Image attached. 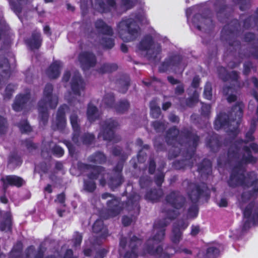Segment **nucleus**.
Segmentation results:
<instances>
[{
	"mask_svg": "<svg viewBox=\"0 0 258 258\" xmlns=\"http://www.w3.org/2000/svg\"><path fill=\"white\" fill-rule=\"evenodd\" d=\"M257 151L258 146L256 144H248L242 141H236L228 151V158L236 163L228 183L232 187L237 185L243 187L244 191L238 198L241 208L250 197L256 195L258 192V178L256 174L251 172L246 177L244 169V164L255 162V158L251 155V153H256Z\"/></svg>",
	"mask_w": 258,
	"mask_h": 258,
	"instance_id": "f257e3e1",
	"label": "nucleus"
},
{
	"mask_svg": "<svg viewBox=\"0 0 258 258\" xmlns=\"http://www.w3.org/2000/svg\"><path fill=\"white\" fill-rule=\"evenodd\" d=\"M168 223L169 222L167 221L164 222H157L155 223L153 229L154 236L148 240L143 251L139 253L137 246L140 244L141 241L136 237H133L129 245L131 248V251L127 252L123 258H141L147 254L156 255L158 258H169L168 249H167L165 252H163L162 248L158 245L164 239V228Z\"/></svg>",
	"mask_w": 258,
	"mask_h": 258,
	"instance_id": "f03ea898",
	"label": "nucleus"
},
{
	"mask_svg": "<svg viewBox=\"0 0 258 258\" xmlns=\"http://www.w3.org/2000/svg\"><path fill=\"white\" fill-rule=\"evenodd\" d=\"M139 23H148L143 11L123 18L117 25L116 31L120 39L125 42H132L137 39L141 35Z\"/></svg>",
	"mask_w": 258,
	"mask_h": 258,
	"instance_id": "7ed1b4c3",
	"label": "nucleus"
},
{
	"mask_svg": "<svg viewBox=\"0 0 258 258\" xmlns=\"http://www.w3.org/2000/svg\"><path fill=\"white\" fill-rule=\"evenodd\" d=\"M63 81L68 82L70 80L72 93H70L66 96V99L71 105H76L77 102L81 101V97L84 96L85 84L81 79L79 73L76 71L65 72Z\"/></svg>",
	"mask_w": 258,
	"mask_h": 258,
	"instance_id": "20e7f679",
	"label": "nucleus"
},
{
	"mask_svg": "<svg viewBox=\"0 0 258 258\" xmlns=\"http://www.w3.org/2000/svg\"><path fill=\"white\" fill-rule=\"evenodd\" d=\"M243 105L239 103L235 105L232 109L230 116H228L225 113L219 114L215 121V128L219 130L222 128L229 127L230 131L233 134L237 133V128L234 125L239 123L242 116V108Z\"/></svg>",
	"mask_w": 258,
	"mask_h": 258,
	"instance_id": "39448f33",
	"label": "nucleus"
},
{
	"mask_svg": "<svg viewBox=\"0 0 258 258\" xmlns=\"http://www.w3.org/2000/svg\"><path fill=\"white\" fill-rule=\"evenodd\" d=\"M52 86L47 84L44 88L43 97L38 103V109L40 124L45 125L47 121L48 110L56 107L58 103V97L52 93Z\"/></svg>",
	"mask_w": 258,
	"mask_h": 258,
	"instance_id": "423d86ee",
	"label": "nucleus"
},
{
	"mask_svg": "<svg viewBox=\"0 0 258 258\" xmlns=\"http://www.w3.org/2000/svg\"><path fill=\"white\" fill-rule=\"evenodd\" d=\"M82 166L84 171L87 173L88 178L90 180L89 181H85L84 188L85 190L92 192L95 189V183L93 181L95 179H98L100 184L103 186L106 184L105 179L108 178V174L105 172L103 168L99 166L85 164H83Z\"/></svg>",
	"mask_w": 258,
	"mask_h": 258,
	"instance_id": "0eeeda50",
	"label": "nucleus"
},
{
	"mask_svg": "<svg viewBox=\"0 0 258 258\" xmlns=\"http://www.w3.org/2000/svg\"><path fill=\"white\" fill-rule=\"evenodd\" d=\"M166 201V207L168 209L164 212L168 219L174 218L179 213L178 210L182 208L184 199L178 192H172L167 197Z\"/></svg>",
	"mask_w": 258,
	"mask_h": 258,
	"instance_id": "6e6552de",
	"label": "nucleus"
},
{
	"mask_svg": "<svg viewBox=\"0 0 258 258\" xmlns=\"http://www.w3.org/2000/svg\"><path fill=\"white\" fill-rule=\"evenodd\" d=\"M95 27L102 35L100 41L101 45L108 49L113 47L114 42L111 37L113 33L112 29L101 20H98L95 22Z\"/></svg>",
	"mask_w": 258,
	"mask_h": 258,
	"instance_id": "1a4fd4ad",
	"label": "nucleus"
},
{
	"mask_svg": "<svg viewBox=\"0 0 258 258\" xmlns=\"http://www.w3.org/2000/svg\"><path fill=\"white\" fill-rule=\"evenodd\" d=\"M70 121L74 130L73 141L74 143L80 145L83 144H90L94 140V136L92 134L85 135L84 137L80 138L79 126L78 124V116L75 112H72L70 115Z\"/></svg>",
	"mask_w": 258,
	"mask_h": 258,
	"instance_id": "9d476101",
	"label": "nucleus"
},
{
	"mask_svg": "<svg viewBox=\"0 0 258 258\" xmlns=\"http://www.w3.org/2000/svg\"><path fill=\"white\" fill-rule=\"evenodd\" d=\"M184 68L180 57L178 55L169 56L159 68L160 72L171 71L175 73H181Z\"/></svg>",
	"mask_w": 258,
	"mask_h": 258,
	"instance_id": "9b49d317",
	"label": "nucleus"
},
{
	"mask_svg": "<svg viewBox=\"0 0 258 258\" xmlns=\"http://www.w3.org/2000/svg\"><path fill=\"white\" fill-rule=\"evenodd\" d=\"M118 125V122L112 119L107 120L102 126V132L99 134V138L116 142L120 139V137L114 133V129Z\"/></svg>",
	"mask_w": 258,
	"mask_h": 258,
	"instance_id": "f8f14e48",
	"label": "nucleus"
},
{
	"mask_svg": "<svg viewBox=\"0 0 258 258\" xmlns=\"http://www.w3.org/2000/svg\"><path fill=\"white\" fill-rule=\"evenodd\" d=\"M138 49L141 51H145L147 54L156 55L161 51V46L158 44L153 43V37L150 35L145 36L137 46Z\"/></svg>",
	"mask_w": 258,
	"mask_h": 258,
	"instance_id": "ddd939ff",
	"label": "nucleus"
},
{
	"mask_svg": "<svg viewBox=\"0 0 258 258\" xmlns=\"http://www.w3.org/2000/svg\"><path fill=\"white\" fill-rule=\"evenodd\" d=\"M101 197L103 200H107V204L109 216L106 218L115 216L120 213L121 208L119 206L120 203L117 199L108 193L102 194Z\"/></svg>",
	"mask_w": 258,
	"mask_h": 258,
	"instance_id": "4468645a",
	"label": "nucleus"
},
{
	"mask_svg": "<svg viewBox=\"0 0 258 258\" xmlns=\"http://www.w3.org/2000/svg\"><path fill=\"white\" fill-rule=\"evenodd\" d=\"M244 227H248L251 223L258 224V209L254 208L253 204H249L243 211Z\"/></svg>",
	"mask_w": 258,
	"mask_h": 258,
	"instance_id": "2eb2a0df",
	"label": "nucleus"
},
{
	"mask_svg": "<svg viewBox=\"0 0 258 258\" xmlns=\"http://www.w3.org/2000/svg\"><path fill=\"white\" fill-rule=\"evenodd\" d=\"M78 61L83 70H86L93 67L96 62L95 56L91 53L85 52L80 53Z\"/></svg>",
	"mask_w": 258,
	"mask_h": 258,
	"instance_id": "dca6fc26",
	"label": "nucleus"
},
{
	"mask_svg": "<svg viewBox=\"0 0 258 258\" xmlns=\"http://www.w3.org/2000/svg\"><path fill=\"white\" fill-rule=\"evenodd\" d=\"M68 110L67 105H64L59 107L56 114V120L53 121L52 127L54 129L62 130L66 124L64 113Z\"/></svg>",
	"mask_w": 258,
	"mask_h": 258,
	"instance_id": "f3484780",
	"label": "nucleus"
},
{
	"mask_svg": "<svg viewBox=\"0 0 258 258\" xmlns=\"http://www.w3.org/2000/svg\"><path fill=\"white\" fill-rule=\"evenodd\" d=\"M115 6L114 0H95L93 7L101 13H106L114 9Z\"/></svg>",
	"mask_w": 258,
	"mask_h": 258,
	"instance_id": "a211bd4d",
	"label": "nucleus"
},
{
	"mask_svg": "<svg viewBox=\"0 0 258 258\" xmlns=\"http://www.w3.org/2000/svg\"><path fill=\"white\" fill-rule=\"evenodd\" d=\"M188 226V224L182 221L179 222L178 225H174L172 233L170 236L171 240L175 244H177L182 239V233L180 229H184Z\"/></svg>",
	"mask_w": 258,
	"mask_h": 258,
	"instance_id": "6ab92c4d",
	"label": "nucleus"
},
{
	"mask_svg": "<svg viewBox=\"0 0 258 258\" xmlns=\"http://www.w3.org/2000/svg\"><path fill=\"white\" fill-rule=\"evenodd\" d=\"M1 181L3 182L4 188H6L9 185L20 186L24 182L23 180L21 178L14 175L3 177L1 178Z\"/></svg>",
	"mask_w": 258,
	"mask_h": 258,
	"instance_id": "aec40b11",
	"label": "nucleus"
},
{
	"mask_svg": "<svg viewBox=\"0 0 258 258\" xmlns=\"http://www.w3.org/2000/svg\"><path fill=\"white\" fill-rule=\"evenodd\" d=\"M30 99L29 94L18 96L13 105V108L15 111H20L25 107L29 103Z\"/></svg>",
	"mask_w": 258,
	"mask_h": 258,
	"instance_id": "412c9836",
	"label": "nucleus"
},
{
	"mask_svg": "<svg viewBox=\"0 0 258 258\" xmlns=\"http://www.w3.org/2000/svg\"><path fill=\"white\" fill-rule=\"evenodd\" d=\"M195 8H190L186 10V15L187 17V21L188 22H191L192 23L195 27H196L199 30H201L202 27H203L202 25H200L198 23L199 18L200 17L202 19V22H203L204 23H208L211 22V20L209 19H205L200 15H196L192 19L190 20V15L192 14L193 12H195Z\"/></svg>",
	"mask_w": 258,
	"mask_h": 258,
	"instance_id": "4be33fe9",
	"label": "nucleus"
},
{
	"mask_svg": "<svg viewBox=\"0 0 258 258\" xmlns=\"http://www.w3.org/2000/svg\"><path fill=\"white\" fill-rule=\"evenodd\" d=\"M122 168V164H119L117 167V170L115 172L114 176L111 177L107 181L108 185L111 188H114L119 185L122 182V178L120 174V171Z\"/></svg>",
	"mask_w": 258,
	"mask_h": 258,
	"instance_id": "5701e85b",
	"label": "nucleus"
},
{
	"mask_svg": "<svg viewBox=\"0 0 258 258\" xmlns=\"http://www.w3.org/2000/svg\"><path fill=\"white\" fill-rule=\"evenodd\" d=\"M60 62L57 61L54 62L46 72L48 77L51 79H54L58 77L60 74Z\"/></svg>",
	"mask_w": 258,
	"mask_h": 258,
	"instance_id": "b1692460",
	"label": "nucleus"
},
{
	"mask_svg": "<svg viewBox=\"0 0 258 258\" xmlns=\"http://www.w3.org/2000/svg\"><path fill=\"white\" fill-rule=\"evenodd\" d=\"M27 44L31 49L38 48L41 45V39L39 32H35L30 40L27 41Z\"/></svg>",
	"mask_w": 258,
	"mask_h": 258,
	"instance_id": "393cba45",
	"label": "nucleus"
},
{
	"mask_svg": "<svg viewBox=\"0 0 258 258\" xmlns=\"http://www.w3.org/2000/svg\"><path fill=\"white\" fill-rule=\"evenodd\" d=\"M87 114L88 119L91 122L95 121L99 116L97 108L91 103L88 105Z\"/></svg>",
	"mask_w": 258,
	"mask_h": 258,
	"instance_id": "a878e982",
	"label": "nucleus"
},
{
	"mask_svg": "<svg viewBox=\"0 0 258 258\" xmlns=\"http://www.w3.org/2000/svg\"><path fill=\"white\" fill-rule=\"evenodd\" d=\"M93 231L95 233L101 232L103 237H105L107 234V230L104 226L103 221L100 220H97L94 223L93 226Z\"/></svg>",
	"mask_w": 258,
	"mask_h": 258,
	"instance_id": "bb28decb",
	"label": "nucleus"
},
{
	"mask_svg": "<svg viewBox=\"0 0 258 258\" xmlns=\"http://www.w3.org/2000/svg\"><path fill=\"white\" fill-rule=\"evenodd\" d=\"M189 188L192 189V191L191 192L188 193L189 197L193 202H196L202 195V191L199 186L195 184H190Z\"/></svg>",
	"mask_w": 258,
	"mask_h": 258,
	"instance_id": "cd10ccee",
	"label": "nucleus"
},
{
	"mask_svg": "<svg viewBox=\"0 0 258 258\" xmlns=\"http://www.w3.org/2000/svg\"><path fill=\"white\" fill-rule=\"evenodd\" d=\"M3 216L5 221L1 226V229L2 231H9L11 228V215L9 213H0V217Z\"/></svg>",
	"mask_w": 258,
	"mask_h": 258,
	"instance_id": "c85d7f7f",
	"label": "nucleus"
},
{
	"mask_svg": "<svg viewBox=\"0 0 258 258\" xmlns=\"http://www.w3.org/2000/svg\"><path fill=\"white\" fill-rule=\"evenodd\" d=\"M114 96L112 93H108L105 95L101 106L105 108H112L113 107Z\"/></svg>",
	"mask_w": 258,
	"mask_h": 258,
	"instance_id": "c756f323",
	"label": "nucleus"
},
{
	"mask_svg": "<svg viewBox=\"0 0 258 258\" xmlns=\"http://www.w3.org/2000/svg\"><path fill=\"white\" fill-rule=\"evenodd\" d=\"M179 131L175 127L171 128L167 133L166 140L168 144H171L172 141H176Z\"/></svg>",
	"mask_w": 258,
	"mask_h": 258,
	"instance_id": "7c9ffc66",
	"label": "nucleus"
},
{
	"mask_svg": "<svg viewBox=\"0 0 258 258\" xmlns=\"http://www.w3.org/2000/svg\"><path fill=\"white\" fill-rule=\"evenodd\" d=\"M163 194V192L160 188L158 189L151 191L147 194L146 198L149 200L155 201L157 200Z\"/></svg>",
	"mask_w": 258,
	"mask_h": 258,
	"instance_id": "2f4dec72",
	"label": "nucleus"
},
{
	"mask_svg": "<svg viewBox=\"0 0 258 258\" xmlns=\"http://www.w3.org/2000/svg\"><path fill=\"white\" fill-rule=\"evenodd\" d=\"M129 107L130 104L126 100H123L115 105L114 108L117 112L122 113L127 110Z\"/></svg>",
	"mask_w": 258,
	"mask_h": 258,
	"instance_id": "473e14b6",
	"label": "nucleus"
},
{
	"mask_svg": "<svg viewBox=\"0 0 258 258\" xmlns=\"http://www.w3.org/2000/svg\"><path fill=\"white\" fill-rule=\"evenodd\" d=\"M235 89L232 87H225L223 89L224 93L228 95L227 100L231 102L234 101L236 99V96L234 94Z\"/></svg>",
	"mask_w": 258,
	"mask_h": 258,
	"instance_id": "72a5a7b5",
	"label": "nucleus"
},
{
	"mask_svg": "<svg viewBox=\"0 0 258 258\" xmlns=\"http://www.w3.org/2000/svg\"><path fill=\"white\" fill-rule=\"evenodd\" d=\"M117 66L115 64L105 63L100 69L99 72L101 73H109L115 71Z\"/></svg>",
	"mask_w": 258,
	"mask_h": 258,
	"instance_id": "f704fd0d",
	"label": "nucleus"
},
{
	"mask_svg": "<svg viewBox=\"0 0 258 258\" xmlns=\"http://www.w3.org/2000/svg\"><path fill=\"white\" fill-rule=\"evenodd\" d=\"M151 114L154 118H158L160 114V108L157 106L155 101H152L150 103Z\"/></svg>",
	"mask_w": 258,
	"mask_h": 258,
	"instance_id": "c9c22d12",
	"label": "nucleus"
},
{
	"mask_svg": "<svg viewBox=\"0 0 258 258\" xmlns=\"http://www.w3.org/2000/svg\"><path fill=\"white\" fill-rule=\"evenodd\" d=\"M105 157L101 153H97L95 155L90 157V161L92 162L101 163L105 161Z\"/></svg>",
	"mask_w": 258,
	"mask_h": 258,
	"instance_id": "e433bc0d",
	"label": "nucleus"
},
{
	"mask_svg": "<svg viewBox=\"0 0 258 258\" xmlns=\"http://www.w3.org/2000/svg\"><path fill=\"white\" fill-rule=\"evenodd\" d=\"M219 253V250L213 246L210 247L208 248L206 257L207 258H214L217 256Z\"/></svg>",
	"mask_w": 258,
	"mask_h": 258,
	"instance_id": "4c0bfd02",
	"label": "nucleus"
},
{
	"mask_svg": "<svg viewBox=\"0 0 258 258\" xmlns=\"http://www.w3.org/2000/svg\"><path fill=\"white\" fill-rule=\"evenodd\" d=\"M204 95L205 98L210 100L212 98V85L210 83H207L205 87Z\"/></svg>",
	"mask_w": 258,
	"mask_h": 258,
	"instance_id": "58836bf2",
	"label": "nucleus"
},
{
	"mask_svg": "<svg viewBox=\"0 0 258 258\" xmlns=\"http://www.w3.org/2000/svg\"><path fill=\"white\" fill-rule=\"evenodd\" d=\"M16 87L15 85L13 84H9L8 85L6 89L5 90V94L4 95L5 98H9L11 95L12 94L13 92L14 91V90L16 89Z\"/></svg>",
	"mask_w": 258,
	"mask_h": 258,
	"instance_id": "ea45409f",
	"label": "nucleus"
},
{
	"mask_svg": "<svg viewBox=\"0 0 258 258\" xmlns=\"http://www.w3.org/2000/svg\"><path fill=\"white\" fill-rule=\"evenodd\" d=\"M19 127L22 132H29L31 131V127L25 120L21 121L18 125Z\"/></svg>",
	"mask_w": 258,
	"mask_h": 258,
	"instance_id": "a19ab883",
	"label": "nucleus"
},
{
	"mask_svg": "<svg viewBox=\"0 0 258 258\" xmlns=\"http://www.w3.org/2000/svg\"><path fill=\"white\" fill-rule=\"evenodd\" d=\"M198 208L196 205H192L188 210V217L189 218H195L198 214Z\"/></svg>",
	"mask_w": 258,
	"mask_h": 258,
	"instance_id": "79ce46f5",
	"label": "nucleus"
},
{
	"mask_svg": "<svg viewBox=\"0 0 258 258\" xmlns=\"http://www.w3.org/2000/svg\"><path fill=\"white\" fill-rule=\"evenodd\" d=\"M165 123L162 122L157 121L153 123V126L157 132L164 130L165 128Z\"/></svg>",
	"mask_w": 258,
	"mask_h": 258,
	"instance_id": "37998d69",
	"label": "nucleus"
},
{
	"mask_svg": "<svg viewBox=\"0 0 258 258\" xmlns=\"http://www.w3.org/2000/svg\"><path fill=\"white\" fill-rule=\"evenodd\" d=\"M82 239V235L78 232L76 233L73 240L74 246L77 247V246L80 245L81 243Z\"/></svg>",
	"mask_w": 258,
	"mask_h": 258,
	"instance_id": "c03bdc74",
	"label": "nucleus"
},
{
	"mask_svg": "<svg viewBox=\"0 0 258 258\" xmlns=\"http://www.w3.org/2000/svg\"><path fill=\"white\" fill-rule=\"evenodd\" d=\"M137 0H122V4L125 9H130L136 2Z\"/></svg>",
	"mask_w": 258,
	"mask_h": 258,
	"instance_id": "a18cd8bd",
	"label": "nucleus"
},
{
	"mask_svg": "<svg viewBox=\"0 0 258 258\" xmlns=\"http://www.w3.org/2000/svg\"><path fill=\"white\" fill-rule=\"evenodd\" d=\"M52 152L54 154L59 157L61 156L63 154V149L58 146H54L52 148Z\"/></svg>",
	"mask_w": 258,
	"mask_h": 258,
	"instance_id": "49530a36",
	"label": "nucleus"
},
{
	"mask_svg": "<svg viewBox=\"0 0 258 258\" xmlns=\"http://www.w3.org/2000/svg\"><path fill=\"white\" fill-rule=\"evenodd\" d=\"M164 176V175L163 172L162 171H159L155 178L156 183L158 186L161 185V183H162Z\"/></svg>",
	"mask_w": 258,
	"mask_h": 258,
	"instance_id": "de8ad7c7",
	"label": "nucleus"
},
{
	"mask_svg": "<svg viewBox=\"0 0 258 258\" xmlns=\"http://www.w3.org/2000/svg\"><path fill=\"white\" fill-rule=\"evenodd\" d=\"M199 93L197 91H195L193 94V96L189 99L187 104L191 106L194 103L197 102L198 100Z\"/></svg>",
	"mask_w": 258,
	"mask_h": 258,
	"instance_id": "09e8293b",
	"label": "nucleus"
},
{
	"mask_svg": "<svg viewBox=\"0 0 258 258\" xmlns=\"http://www.w3.org/2000/svg\"><path fill=\"white\" fill-rule=\"evenodd\" d=\"M92 5V2L90 0H81V8L83 11H85L88 7Z\"/></svg>",
	"mask_w": 258,
	"mask_h": 258,
	"instance_id": "8fccbe9b",
	"label": "nucleus"
},
{
	"mask_svg": "<svg viewBox=\"0 0 258 258\" xmlns=\"http://www.w3.org/2000/svg\"><path fill=\"white\" fill-rule=\"evenodd\" d=\"M218 73L219 77L223 80H227L226 76H225V74L227 75L226 70L224 68L221 67L218 69Z\"/></svg>",
	"mask_w": 258,
	"mask_h": 258,
	"instance_id": "3c124183",
	"label": "nucleus"
},
{
	"mask_svg": "<svg viewBox=\"0 0 258 258\" xmlns=\"http://www.w3.org/2000/svg\"><path fill=\"white\" fill-rule=\"evenodd\" d=\"M6 120L2 116H0V134L3 133L6 129Z\"/></svg>",
	"mask_w": 258,
	"mask_h": 258,
	"instance_id": "603ef678",
	"label": "nucleus"
},
{
	"mask_svg": "<svg viewBox=\"0 0 258 258\" xmlns=\"http://www.w3.org/2000/svg\"><path fill=\"white\" fill-rule=\"evenodd\" d=\"M126 239L124 238H121L120 241V249L119 250V253L122 255L123 253L124 249L126 245Z\"/></svg>",
	"mask_w": 258,
	"mask_h": 258,
	"instance_id": "864d4df0",
	"label": "nucleus"
},
{
	"mask_svg": "<svg viewBox=\"0 0 258 258\" xmlns=\"http://www.w3.org/2000/svg\"><path fill=\"white\" fill-rule=\"evenodd\" d=\"M210 106L208 104L203 105L202 107V112L205 115H207L210 111Z\"/></svg>",
	"mask_w": 258,
	"mask_h": 258,
	"instance_id": "5fc2aeb1",
	"label": "nucleus"
},
{
	"mask_svg": "<svg viewBox=\"0 0 258 258\" xmlns=\"http://www.w3.org/2000/svg\"><path fill=\"white\" fill-rule=\"evenodd\" d=\"M3 63H0V67L4 68V71H7L9 68V66L7 59L4 58L2 60Z\"/></svg>",
	"mask_w": 258,
	"mask_h": 258,
	"instance_id": "6e6d98bb",
	"label": "nucleus"
},
{
	"mask_svg": "<svg viewBox=\"0 0 258 258\" xmlns=\"http://www.w3.org/2000/svg\"><path fill=\"white\" fill-rule=\"evenodd\" d=\"M253 132H254V128L252 127L250 129V131L248 132L247 133H246V138L247 142L251 141L253 140V137L252 134L253 133Z\"/></svg>",
	"mask_w": 258,
	"mask_h": 258,
	"instance_id": "4d7b16f0",
	"label": "nucleus"
},
{
	"mask_svg": "<svg viewBox=\"0 0 258 258\" xmlns=\"http://www.w3.org/2000/svg\"><path fill=\"white\" fill-rule=\"evenodd\" d=\"M200 228L198 226H192L191 227V234L195 236L199 233Z\"/></svg>",
	"mask_w": 258,
	"mask_h": 258,
	"instance_id": "13d9d810",
	"label": "nucleus"
},
{
	"mask_svg": "<svg viewBox=\"0 0 258 258\" xmlns=\"http://www.w3.org/2000/svg\"><path fill=\"white\" fill-rule=\"evenodd\" d=\"M184 91V88L182 84H179L176 89L175 93L176 94L180 95Z\"/></svg>",
	"mask_w": 258,
	"mask_h": 258,
	"instance_id": "bf43d9fd",
	"label": "nucleus"
},
{
	"mask_svg": "<svg viewBox=\"0 0 258 258\" xmlns=\"http://www.w3.org/2000/svg\"><path fill=\"white\" fill-rule=\"evenodd\" d=\"M107 250L104 249H101L100 250L97 255L95 256V258H103L104 256L106 254Z\"/></svg>",
	"mask_w": 258,
	"mask_h": 258,
	"instance_id": "052dcab7",
	"label": "nucleus"
},
{
	"mask_svg": "<svg viewBox=\"0 0 258 258\" xmlns=\"http://www.w3.org/2000/svg\"><path fill=\"white\" fill-rule=\"evenodd\" d=\"M55 201L63 204L64 202V195L63 194L58 195Z\"/></svg>",
	"mask_w": 258,
	"mask_h": 258,
	"instance_id": "680f3d73",
	"label": "nucleus"
},
{
	"mask_svg": "<svg viewBox=\"0 0 258 258\" xmlns=\"http://www.w3.org/2000/svg\"><path fill=\"white\" fill-rule=\"evenodd\" d=\"M132 221V220L131 218L127 217H124L122 219V223L124 225L127 226L131 224Z\"/></svg>",
	"mask_w": 258,
	"mask_h": 258,
	"instance_id": "e2e57ef3",
	"label": "nucleus"
},
{
	"mask_svg": "<svg viewBox=\"0 0 258 258\" xmlns=\"http://www.w3.org/2000/svg\"><path fill=\"white\" fill-rule=\"evenodd\" d=\"M11 5L12 6V9L14 11V12L18 14L21 11V8L20 7H17L14 4L13 2H11Z\"/></svg>",
	"mask_w": 258,
	"mask_h": 258,
	"instance_id": "0e129e2a",
	"label": "nucleus"
},
{
	"mask_svg": "<svg viewBox=\"0 0 258 258\" xmlns=\"http://www.w3.org/2000/svg\"><path fill=\"white\" fill-rule=\"evenodd\" d=\"M218 205H219V207H226L227 205V200L225 199H224V198L221 199V200L220 201V202L218 203Z\"/></svg>",
	"mask_w": 258,
	"mask_h": 258,
	"instance_id": "69168bd1",
	"label": "nucleus"
},
{
	"mask_svg": "<svg viewBox=\"0 0 258 258\" xmlns=\"http://www.w3.org/2000/svg\"><path fill=\"white\" fill-rule=\"evenodd\" d=\"M155 163L154 161H151L149 165V170L150 173H152L155 169Z\"/></svg>",
	"mask_w": 258,
	"mask_h": 258,
	"instance_id": "338daca9",
	"label": "nucleus"
},
{
	"mask_svg": "<svg viewBox=\"0 0 258 258\" xmlns=\"http://www.w3.org/2000/svg\"><path fill=\"white\" fill-rule=\"evenodd\" d=\"M200 79L198 77H196L194 78L192 82V86L194 88H196L198 87V84L199 83Z\"/></svg>",
	"mask_w": 258,
	"mask_h": 258,
	"instance_id": "774afa93",
	"label": "nucleus"
}]
</instances>
